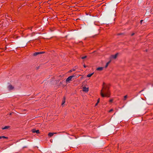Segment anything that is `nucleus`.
Wrapping results in <instances>:
<instances>
[{"mask_svg": "<svg viewBox=\"0 0 153 153\" xmlns=\"http://www.w3.org/2000/svg\"><path fill=\"white\" fill-rule=\"evenodd\" d=\"M102 97H104L105 96L109 97V92L108 90H107L105 88L103 90H102L100 93Z\"/></svg>", "mask_w": 153, "mask_h": 153, "instance_id": "f257e3e1", "label": "nucleus"}, {"mask_svg": "<svg viewBox=\"0 0 153 153\" xmlns=\"http://www.w3.org/2000/svg\"><path fill=\"white\" fill-rule=\"evenodd\" d=\"M10 128V126H6L5 127H3V128H2V129H7L8 128Z\"/></svg>", "mask_w": 153, "mask_h": 153, "instance_id": "f8f14e48", "label": "nucleus"}, {"mask_svg": "<svg viewBox=\"0 0 153 153\" xmlns=\"http://www.w3.org/2000/svg\"><path fill=\"white\" fill-rule=\"evenodd\" d=\"M144 90V89H143V90H141V91H140V93L141 92H142Z\"/></svg>", "mask_w": 153, "mask_h": 153, "instance_id": "393cba45", "label": "nucleus"}, {"mask_svg": "<svg viewBox=\"0 0 153 153\" xmlns=\"http://www.w3.org/2000/svg\"><path fill=\"white\" fill-rule=\"evenodd\" d=\"M103 69V67H99V68H97V70L98 71H102V70Z\"/></svg>", "mask_w": 153, "mask_h": 153, "instance_id": "9b49d317", "label": "nucleus"}, {"mask_svg": "<svg viewBox=\"0 0 153 153\" xmlns=\"http://www.w3.org/2000/svg\"><path fill=\"white\" fill-rule=\"evenodd\" d=\"M98 103H97V102L96 104H95V106H97V104H98Z\"/></svg>", "mask_w": 153, "mask_h": 153, "instance_id": "bb28decb", "label": "nucleus"}, {"mask_svg": "<svg viewBox=\"0 0 153 153\" xmlns=\"http://www.w3.org/2000/svg\"><path fill=\"white\" fill-rule=\"evenodd\" d=\"M75 71V69H72V70H70L69 71V72H72V71Z\"/></svg>", "mask_w": 153, "mask_h": 153, "instance_id": "dca6fc26", "label": "nucleus"}, {"mask_svg": "<svg viewBox=\"0 0 153 153\" xmlns=\"http://www.w3.org/2000/svg\"><path fill=\"white\" fill-rule=\"evenodd\" d=\"M118 55V53H117L115 55H112L111 56L110 58L111 59H116Z\"/></svg>", "mask_w": 153, "mask_h": 153, "instance_id": "39448f33", "label": "nucleus"}, {"mask_svg": "<svg viewBox=\"0 0 153 153\" xmlns=\"http://www.w3.org/2000/svg\"><path fill=\"white\" fill-rule=\"evenodd\" d=\"M99 102H100V99H99L97 100V103H98Z\"/></svg>", "mask_w": 153, "mask_h": 153, "instance_id": "5701e85b", "label": "nucleus"}, {"mask_svg": "<svg viewBox=\"0 0 153 153\" xmlns=\"http://www.w3.org/2000/svg\"><path fill=\"white\" fill-rule=\"evenodd\" d=\"M153 86V84L152 85V87Z\"/></svg>", "mask_w": 153, "mask_h": 153, "instance_id": "f704fd0d", "label": "nucleus"}, {"mask_svg": "<svg viewBox=\"0 0 153 153\" xmlns=\"http://www.w3.org/2000/svg\"><path fill=\"white\" fill-rule=\"evenodd\" d=\"M86 57H87V56H85L82 57V59H83L86 58Z\"/></svg>", "mask_w": 153, "mask_h": 153, "instance_id": "a211bd4d", "label": "nucleus"}, {"mask_svg": "<svg viewBox=\"0 0 153 153\" xmlns=\"http://www.w3.org/2000/svg\"><path fill=\"white\" fill-rule=\"evenodd\" d=\"M83 91L85 92H88V88L83 87Z\"/></svg>", "mask_w": 153, "mask_h": 153, "instance_id": "423d86ee", "label": "nucleus"}, {"mask_svg": "<svg viewBox=\"0 0 153 153\" xmlns=\"http://www.w3.org/2000/svg\"><path fill=\"white\" fill-rule=\"evenodd\" d=\"M76 77V74H74L72 75L69 76L66 79V82H68L70 81H72V79L74 80V78Z\"/></svg>", "mask_w": 153, "mask_h": 153, "instance_id": "f03ea898", "label": "nucleus"}, {"mask_svg": "<svg viewBox=\"0 0 153 153\" xmlns=\"http://www.w3.org/2000/svg\"><path fill=\"white\" fill-rule=\"evenodd\" d=\"M56 134V133H49L48 134V135L50 137L52 136L54 134Z\"/></svg>", "mask_w": 153, "mask_h": 153, "instance_id": "1a4fd4ad", "label": "nucleus"}, {"mask_svg": "<svg viewBox=\"0 0 153 153\" xmlns=\"http://www.w3.org/2000/svg\"><path fill=\"white\" fill-rule=\"evenodd\" d=\"M143 22V20H141L140 21V23L141 24H142Z\"/></svg>", "mask_w": 153, "mask_h": 153, "instance_id": "aec40b11", "label": "nucleus"}, {"mask_svg": "<svg viewBox=\"0 0 153 153\" xmlns=\"http://www.w3.org/2000/svg\"><path fill=\"white\" fill-rule=\"evenodd\" d=\"M2 138V136H0V139Z\"/></svg>", "mask_w": 153, "mask_h": 153, "instance_id": "cd10ccee", "label": "nucleus"}, {"mask_svg": "<svg viewBox=\"0 0 153 153\" xmlns=\"http://www.w3.org/2000/svg\"><path fill=\"white\" fill-rule=\"evenodd\" d=\"M45 52H36L35 53H34L33 54V55L34 56H36L37 55L40 54H42L43 53H45Z\"/></svg>", "mask_w": 153, "mask_h": 153, "instance_id": "20e7f679", "label": "nucleus"}, {"mask_svg": "<svg viewBox=\"0 0 153 153\" xmlns=\"http://www.w3.org/2000/svg\"><path fill=\"white\" fill-rule=\"evenodd\" d=\"M39 68V67H38L37 68V69H38Z\"/></svg>", "mask_w": 153, "mask_h": 153, "instance_id": "c756f323", "label": "nucleus"}, {"mask_svg": "<svg viewBox=\"0 0 153 153\" xmlns=\"http://www.w3.org/2000/svg\"><path fill=\"white\" fill-rule=\"evenodd\" d=\"M8 88L10 90H12L13 88V87L11 85H10L8 86Z\"/></svg>", "mask_w": 153, "mask_h": 153, "instance_id": "9d476101", "label": "nucleus"}, {"mask_svg": "<svg viewBox=\"0 0 153 153\" xmlns=\"http://www.w3.org/2000/svg\"><path fill=\"white\" fill-rule=\"evenodd\" d=\"M60 84H61L62 83V82H60Z\"/></svg>", "mask_w": 153, "mask_h": 153, "instance_id": "473e14b6", "label": "nucleus"}, {"mask_svg": "<svg viewBox=\"0 0 153 153\" xmlns=\"http://www.w3.org/2000/svg\"><path fill=\"white\" fill-rule=\"evenodd\" d=\"M32 131L33 133H36V134L39 133V130H36L35 129H33L32 130Z\"/></svg>", "mask_w": 153, "mask_h": 153, "instance_id": "0eeeda50", "label": "nucleus"}, {"mask_svg": "<svg viewBox=\"0 0 153 153\" xmlns=\"http://www.w3.org/2000/svg\"><path fill=\"white\" fill-rule=\"evenodd\" d=\"M134 33H132L131 34V35L132 36H133V35H134Z\"/></svg>", "mask_w": 153, "mask_h": 153, "instance_id": "b1692460", "label": "nucleus"}, {"mask_svg": "<svg viewBox=\"0 0 153 153\" xmlns=\"http://www.w3.org/2000/svg\"><path fill=\"white\" fill-rule=\"evenodd\" d=\"M2 138H7V137H5V136H2Z\"/></svg>", "mask_w": 153, "mask_h": 153, "instance_id": "6ab92c4d", "label": "nucleus"}, {"mask_svg": "<svg viewBox=\"0 0 153 153\" xmlns=\"http://www.w3.org/2000/svg\"><path fill=\"white\" fill-rule=\"evenodd\" d=\"M65 97H64L62 101V105H63L65 103Z\"/></svg>", "mask_w": 153, "mask_h": 153, "instance_id": "6e6552de", "label": "nucleus"}, {"mask_svg": "<svg viewBox=\"0 0 153 153\" xmlns=\"http://www.w3.org/2000/svg\"><path fill=\"white\" fill-rule=\"evenodd\" d=\"M111 60H110L106 64V65L105 66V68H106L107 66H108V64L110 63V62H111Z\"/></svg>", "mask_w": 153, "mask_h": 153, "instance_id": "ddd939ff", "label": "nucleus"}, {"mask_svg": "<svg viewBox=\"0 0 153 153\" xmlns=\"http://www.w3.org/2000/svg\"><path fill=\"white\" fill-rule=\"evenodd\" d=\"M94 73H93L92 74H88L87 75V77H90L94 74Z\"/></svg>", "mask_w": 153, "mask_h": 153, "instance_id": "4468645a", "label": "nucleus"}, {"mask_svg": "<svg viewBox=\"0 0 153 153\" xmlns=\"http://www.w3.org/2000/svg\"><path fill=\"white\" fill-rule=\"evenodd\" d=\"M113 101V100L112 99H111L110 100H109V101L110 102H112Z\"/></svg>", "mask_w": 153, "mask_h": 153, "instance_id": "4be33fe9", "label": "nucleus"}, {"mask_svg": "<svg viewBox=\"0 0 153 153\" xmlns=\"http://www.w3.org/2000/svg\"><path fill=\"white\" fill-rule=\"evenodd\" d=\"M11 114H12V113H10V115H11Z\"/></svg>", "mask_w": 153, "mask_h": 153, "instance_id": "72a5a7b5", "label": "nucleus"}, {"mask_svg": "<svg viewBox=\"0 0 153 153\" xmlns=\"http://www.w3.org/2000/svg\"><path fill=\"white\" fill-rule=\"evenodd\" d=\"M83 66L84 68H86V66L85 65H84Z\"/></svg>", "mask_w": 153, "mask_h": 153, "instance_id": "a878e982", "label": "nucleus"}, {"mask_svg": "<svg viewBox=\"0 0 153 153\" xmlns=\"http://www.w3.org/2000/svg\"><path fill=\"white\" fill-rule=\"evenodd\" d=\"M25 147H26V146H24V147H23V148H25Z\"/></svg>", "mask_w": 153, "mask_h": 153, "instance_id": "2f4dec72", "label": "nucleus"}, {"mask_svg": "<svg viewBox=\"0 0 153 153\" xmlns=\"http://www.w3.org/2000/svg\"><path fill=\"white\" fill-rule=\"evenodd\" d=\"M127 96L126 95L125 96H124V100H126L127 98Z\"/></svg>", "mask_w": 153, "mask_h": 153, "instance_id": "2eb2a0df", "label": "nucleus"}, {"mask_svg": "<svg viewBox=\"0 0 153 153\" xmlns=\"http://www.w3.org/2000/svg\"><path fill=\"white\" fill-rule=\"evenodd\" d=\"M113 111V109H111L109 111V112H111Z\"/></svg>", "mask_w": 153, "mask_h": 153, "instance_id": "412c9836", "label": "nucleus"}, {"mask_svg": "<svg viewBox=\"0 0 153 153\" xmlns=\"http://www.w3.org/2000/svg\"><path fill=\"white\" fill-rule=\"evenodd\" d=\"M146 100V102L148 104H151V101L152 100L151 98L147 96H146V98L145 97Z\"/></svg>", "mask_w": 153, "mask_h": 153, "instance_id": "7ed1b4c3", "label": "nucleus"}, {"mask_svg": "<svg viewBox=\"0 0 153 153\" xmlns=\"http://www.w3.org/2000/svg\"><path fill=\"white\" fill-rule=\"evenodd\" d=\"M79 76H78V75L77 76H76V77H74V78L73 79H75L77 78H78L79 77Z\"/></svg>", "mask_w": 153, "mask_h": 153, "instance_id": "f3484780", "label": "nucleus"}, {"mask_svg": "<svg viewBox=\"0 0 153 153\" xmlns=\"http://www.w3.org/2000/svg\"><path fill=\"white\" fill-rule=\"evenodd\" d=\"M122 34V33H120V34H118V35H120Z\"/></svg>", "mask_w": 153, "mask_h": 153, "instance_id": "c85d7f7f", "label": "nucleus"}, {"mask_svg": "<svg viewBox=\"0 0 153 153\" xmlns=\"http://www.w3.org/2000/svg\"><path fill=\"white\" fill-rule=\"evenodd\" d=\"M68 35H66V36H65V37H67L68 36Z\"/></svg>", "mask_w": 153, "mask_h": 153, "instance_id": "7c9ffc66", "label": "nucleus"}]
</instances>
